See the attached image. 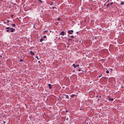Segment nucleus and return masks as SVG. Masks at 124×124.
I'll list each match as a JSON object with an SVG mask.
<instances>
[{
    "label": "nucleus",
    "instance_id": "f257e3e1",
    "mask_svg": "<svg viewBox=\"0 0 124 124\" xmlns=\"http://www.w3.org/2000/svg\"><path fill=\"white\" fill-rule=\"evenodd\" d=\"M5 29L7 30H6V31L8 32H10V27H6Z\"/></svg>",
    "mask_w": 124,
    "mask_h": 124
},
{
    "label": "nucleus",
    "instance_id": "f03ea898",
    "mask_svg": "<svg viewBox=\"0 0 124 124\" xmlns=\"http://www.w3.org/2000/svg\"><path fill=\"white\" fill-rule=\"evenodd\" d=\"M59 34L60 35L64 36L66 34V33L64 31H63L62 32H61Z\"/></svg>",
    "mask_w": 124,
    "mask_h": 124
},
{
    "label": "nucleus",
    "instance_id": "7ed1b4c3",
    "mask_svg": "<svg viewBox=\"0 0 124 124\" xmlns=\"http://www.w3.org/2000/svg\"><path fill=\"white\" fill-rule=\"evenodd\" d=\"M10 32H13L15 31V29L12 28H10Z\"/></svg>",
    "mask_w": 124,
    "mask_h": 124
},
{
    "label": "nucleus",
    "instance_id": "20e7f679",
    "mask_svg": "<svg viewBox=\"0 0 124 124\" xmlns=\"http://www.w3.org/2000/svg\"><path fill=\"white\" fill-rule=\"evenodd\" d=\"M73 32V30H69L68 31V33L70 34H72L71 33Z\"/></svg>",
    "mask_w": 124,
    "mask_h": 124
},
{
    "label": "nucleus",
    "instance_id": "39448f33",
    "mask_svg": "<svg viewBox=\"0 0 124 124\" xmlns=\"http://www.w3.org/2000/svg\"><path fill=\"white\" fill-rule=\"evenodd\" d=\"M73 65L74 67V68H76L77 67H79V65H76L74 64H73Z\"/></svg>",
    "mask_w": 124,
    "mask_h": 124
},
{
    "label": "nucleus",
    "instance_id": "423d86ee",
    "mask_svg": "<svg viewBox=\"0 0 124 124\" xmlns=\"http://www.w3.org/2000/svg\"><path fill=\"white\" fill-rule=\"evenodd\" d=\"M30 53L32 55H34V53L32 51H31L30 52Z\"/></svg>",
    "mask_w": 124,
    "mask_h": 124
},
{
    "label": "nucleus",
    "instance_id": "0eeeda50",
    "mask_svg": "<svg viewBox=\"0 0 124 124\" xmlns=\"http://www.w3.org/2000/svg\"><path fill=\"white\" fill-rule=\"evenodd\" d=\"M48 86L49 87V88L50 89H51V84H49L48 85Z\"/></svg>",
    "mask_w": 124,
    "mask_h": 124
},
{
    "label": "nucleus",
    "instance_id": "6e6552de",
    "mask_svg": "<svg viewBox=\"0 0 124 124\" xmlns=\"http://www.w3.org/2000/svg\"><path fill=\"white\" fill-rule=\"evenodd\" d=\"M109 100L110 101H112L113 100V99L112 98L110 99V98L109 97Z\"/></svg>",
    "mask_w": 124,
    "mask_h": 124
},
{
    "label": "nucleus",
    "instance_id": "1a4fd4ad",
    "mask_svg": "<svg viewBox=\"0 0 124 124\" xmlns=\"http://www.w3.org/2000/svg\"><path fill=\"white\" fill-rule=\"evenodd\" d=\"M50 5H54V4L53 2H51V4H50Z\"/></svg>",
    "mask_w": 124,
    "mask_h": 124
},
{
    "label": "nucleus",
    "instance_id": "9d476101",
    "mask_svg": "<svg viewBox=\"0 0 124 124\" xmlns=\"http://www.w3.org/2000/svg\"><path fill=\"white\" fill-rule=\"evenodd\" d=\"M43 39L42 38H41L40 39V42H42L43 40Z\"/></svg>",
    "mask_w": 124,
    "mask_h": 124
},
{
    "label": "nucleus",
    "instance_id": "9b49d317",
    "mask_svg": "<svg viewBox=\"0 0 124 124\" xmlns=\"http://www.w3.org/2000/svg\"><path fill=\"white\" fill-rule=\"evenodd\" d=\"M120 4L121 5H123L124 4V2L122 1L120 3Z\"/></svg>",
    "mask_w": 124,
    "mask_h": 124
},
{
    "label": "nucleus",
    "instance_id": "f8f14e48",
    "mask_svg": "<svg viewBox=\"0 0 124 124\" xmlns=\"http://www.w3.org/2000/svg\"><path fill=\"white\" fill-rule=\"evenodd\" d=\"M110 4H108L107 5V8H108V7H109L110 6Z\"/></svg>",
    "mask_w": 124,
    "mask_h": 124
},
{
    "label": "nucleus",
    "instance_id": "ddd939ff",
    "mask_svg": "<svg viewBox=\"0 0 124 124\" xmlns=\"http://www.w3.org/2000/svg\"><path fill=\"white\" fill-rule=\"evenodd\" d=\"M12 27H15L16 26V25L15 24H12Z\"/></svg>",
    "mask_w": 124,
    "mask_h": 124
},
{
    "label": "nucleus",
    "instance_id": "4468645a",
    "mask_svg": "<svg viewBox=\"0 0 124 124\" xmlns=\"http://www.w3.org/2000/svg\"><path fill=\"white\" fill-rule=\"evenodd\" d=\"M75 95L74 94H72L71 95V97H73L74 96H75Z\"/></svg>",
    "mask_w": 124,
    "mask_h": 124
},
{
    "label": "nucleus",
    "instance_id": "2eb2a0df",
    "mask_svg": "<svg viewBox=\"0 0 124 124\" xmlns=\"http://www.w3.org/2000/svg\"><path fill=\"white\" fill-rule=\"evenodd\" d=\"M48 32V31H47L46 30L44 31V33H47Z\"/></svg>",
    "mask_w": 124,
    "mask_h": 124
},
{
    "label": "nucleus",
    "instance_id": "dca6fc26",
    "mask_svg": "<svg viewBox=\"0 0 124 124\" xmlns=\"http://www.w3.org/2000/svg\"><path fill=\"white\" fill-rule=\"evenodd\" d=\"M66 98L68 99L69 98V97H68V95H67L66 96Z\"/></svg>",
    "mask_w": 124,
    "mask_h": 124
},
{
    "label": "nucleus",
    "instance_id": "f3484780",
    "mask_svg": "<svg viewBox=\"0 0 124 124\" xmlns=\"http://www.w3.org/2000/svg\"><path fill=\"white\" fill-rule=\"evenodd\" d=\"M39 1L40 3H42V1L41 0H39Z\"/></svg>",
    "mask_w": 124,
    "mask_h": 124
},
{
    "label": "nucleus",
    "instance_id": "a211bd4d",
    "mask_svg": "<svg viewBox=\"0 0 124 124\" xmlns=\"http://www.w3.org/2000/svg\"><path fill=\"white\" fill-rule=\"evenodd\" d=\"M57 20L58 21H60V18H58L57 19Z\"/></svg>",
    "mask_w": 124,
    "mask_h": 124
},
{
    "label": "nucleus",
    "instance_id": "6ab92c4d",
    "mask_svg": "<svg viewBox=\"0 0 124 124\" xmlns=\"http://www.w3.org/2000/svg\"><path fill=\"white\" fill-rule=\"evenodd\" d=\"M71 38L72 39H73L74 38V36L73 35H71Z\"/></svg>",
    "mask_w": 124,
    "mask_h": 124
},
{
    "label": "nucleus",
    "instance_id": "aec40b11",
    "mask_svg": "<svg viewBox=\"0 0 124 124\" xmlns=\"http://www.w3.org/2000/svg\"><path fill=\"white\" fill-rule=\"evenodd\" d=\"M20 62H23V60L22 59H20Z\"/></svg>",
    "mask_w": 124,
    "mask_h": 124
},
{
    "label": "nucleus",
    "instance_id": "412c9836",
    "mask_svg": "<svg viewBox=\"0 0 124 124\" xmlns=\"http://www.w3.org/2000/svg\"><path fill=\"white\" fill-rule=\"evenodd\" d=\"M106 73H109V71H108V70H107V71H106Z\"/></svg>",
    "mask_w": 124,
    "mask_h": 124
},
{
    "label": "nucleus",
    "instance_id": "4be33fe9",
    "mask_svg": "<svg viewBox=\"0 0 124 124\" xmlns=\"http://www.w3.org/2000/svg\"><path fill=\"white\" fill-rule=\"evenodd\" d=\"M113 4V3L112 2H111V3H110V5H112Z\"/></svg>",
    "mask_w": 124,
    "mask_h": 124
},
{
    "label": "nucleus",
    "instance_id": "5701e85b",
    "mask_svg": "<svg viewBox=\"0 0 124 124\" xmlns=\"http://www.w3.org/2000/svg\"><path fill=\"white\" fill-rule=\"evenodd\" d=\"M102 74H100L99 76L98 77L99 78H100V77H101V76H102Z\"/></svg>",
    "mask_w": 124,
    "mask_h": 124
},
{
    "label": "nucleus",
    "instance_id": "b1692460",
    "mask_svg": "<svg viewBox=\"0 0 124 124\" xmlns=\"http://www.w3.org/2000/svg\"><path fill=\"white\" fill-rule=\"evenodd\" d=\"M36 58H37V59L38 60V59H39V58H38V56H36Z\"/></svg>",
    "mask_w": 124,
    "mask_h": 124
},
{
    "label": "nucleus",
    "instance_id": "393cba45",
    "mask_svg": "<svg viewBox=\"0 0 124 124\" xmlns=\"http://www.w3.org/2000/svg\"><path fill=\"white\" fill-rule=\"evenodd\" d=\"M9 22V20H7V23H8Z\"/></svg>",
    "mask_w": 124,
    "mask_h": 124
},
{
    "label": "nucleus",
    "instance_id": "a878e982",
    "mask_svg": "<svg viewBox=\"0 0 124 124\" xmlns=\"http://www.w3.org/2000/svg\"><path fill=\"white\" fill-rule=\"evenodd\" d=\"M56 8V7H52V8L53 9H54V8Z\"/></svg>",
    "mask_w": 124,
    "mask_h": 124
},
{
    "label": "nucleus",
    "instance_id": "bb28decb",
    "mask_svg": "<svg viewBox=\"0 0 124 124\" xmlns=\"http://www.w3.org/2000/svg\"><path fill=\"white\" fill-rule=\"evenodd\" d=\"M46 37V36H44L43 38H45Z\"/></svg>",
    "mask_w": 124,
    "mask_h": 124
},
{
    "label": "nucleus",
    "instance_id": "cd10ccee",
    "mask_svg": "<svg viewBox=\"0 0 124 124\" xmlns=\"http://www.w3.org/2000/svg\"><path fill=\"white\" fill-rule=\"evenodd\" d=\"M72 39H68V40L69 41H70V40H72Z\"/></svg>",
    "mask_w": 124,
    "mask_h": 124
},
{
    "label": "nucleus",
    "instance_id": "c85d7f7f",
    "mask_svg": "<svg viewBox=\"0 0 124 124\" xmlns=\"http://www.w3.org/2000/svg\"><path fill=\"white\" fill-rule=\"evenodd\" d=\"M81 70L80 69H79L78 70V71H80Z\"/></svg>",
    "mask_w": 124,
    "mask_h": 124
},
{
    "label": "nucleus",
    "instance_id": "c756f323",
    "mask_svg": "<svg viewBox=\"0 0 124 124\" xmlns=\"http://www.w3.org/2000/svg\"><path fill=\"white\" fill-rule=\"evenodd\" d=\"M76 33L77 34L78 33V32H76Z\"/></svg>",
    "mask_w": 124,
    "mask_h": 124
},
{
    "label": "nucleus",
    "instance_id": "7c9ffc66",
    "mask_svg": "<svg viewBox=\"0 0 124 124\" xmlns=\"http://www.w3.org/2000/svg\"><path fill=\"white\" fill-rule=\"evenodd\" d=\"M38 62L39 63H40V61H39Z\"/></svg>",
    "mask_w": 124,
    "mask_h": 124
},
{
    "label": "nucleus",
    "instance_id": "2f4dec72",
    "mask_svg": "<svg viewBox=\"0 0 124 124\" xmlns=\"http://www.w3.org/2000/svg\"><path fill=\"white\" fill-rule=\"evenodd\" d=\"M6 122H5V121H4L3 122V123H4V124H5V123Z\"/></svg>",
    "mask_w": 124,
    "mask_h": 124
},
{
    "label": "nucleus",
    "instance_id": "473e14b6",
    "mask_svg": "<svg viewBox=\"0 0 124 124\" xmlns=\"http://www.w3.org/2000/svg\"><path fill=\"white\" fill-rule=\"evenodd\" d=\"M121 87L122 88H123V86H121Z\"/></svg>",
    "mask_w": 124,
    "mask_h": 124
},
{
    "label": "nucleus",
    "instance_id": "72a5a7b5",
    "mask_svg": "<svg viewBox=\"0 0 124 124\" xmlns=\"http://www.w3.org/2000/svg\"><path fill=\"white\" fill-rule=\"evenodd\" d=\"M4 23L5 24H6V22H4Z\"/></svg>",
    "mask_w": 124,
    "mask_h": 124
},
{
    "label": "nucleus",
    "instance_id": "f704fd0d",
    "mask_svg": "<svg viewBox=\"0 0 124 124\" xmlns=\"http://www.w3.org/2000/svg\"><path fill=\"white\" fill-rule=\"evenodd\" d=\"M0 57H2V56L1 55H0Z\"/></svg>",
    "mask_w": 124,
    "mask_h": 124
},
{
    "label": "nucleus",
    "instance_id": "c9c22d12",
    "mask_svg": "<svg viewBox=\"0 0 124 124\" xmlns=\"http://www.w3.org/2000/svg\"><path fill=\"white\" fill-rule=\"evenodd\" d=\"M67 47H68H68H69V46H67Z\"/></svg>",
    "mask_w": 124,
    "mask_h": 124
},
{
    "label": "nucleus",
    "instance_id": "e433bc0d",
    "mask_svg": "<svg viewBox=\"0 0 124 124\" xmlns=\"http://www.w3.org/2000/svg\"><path fill=\"white\" fill-rule=\"evenodd\" d=\"M80 110H81V108H80Z\"/></svg>",
    "mask_w": 124,
    "mask_h": 124
},
{
    "label": "nucleus",
    "instance_id": "4c0bfd02",
    "mask_svg": "<svg viewBox=\"0 0 124 124\" xmlns=\"http://www.w3.org/2000/svg\"><path fill=\"white\" fill-rule=\"evenodd\" d=\"M13 16L12 15V16Z\"/></svg>",
    "mask_w": 124,
    "mask_h": 124
},
{
    "label": "nucleus",
    "instance_id": "58836bf2",
    "mask_svg": "<svg viewBox=\"0 0 124 124\" xmlns=\"http://www.w3.org/2000/svg\"><path fill=\"white\" fill-rule=\"evenodd\" d=\"M79 42H81V41H79Z\"/></svg>",
    "mask_w": 124,
    "mask_h": 124
},
{
    "label": "nucleus",
    "instance_id": "ea45409f",
    "mask_svg": "<svg viewBox=\"0 0 124 124\" xmlns=\"http://www.w3.org/2000/svg\"><path fill=\"white\" fill-rule=\"evenodd\" d=\"M123 31H124V30H123Z\"/></svg>",
    "mask_w": 124,
    "mask_h": 124
}]
</instances>
